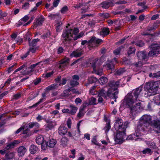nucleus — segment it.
<instances>
[{"mask_svg":"<svg viewBox=\"0 0 160 160\" xmlns=\"http://www.w3.org/2000/svg\"><path fill=\"white\" fill-rule=\"evenodd\" d=\"M78 32V29L76 28H74L73 30L67 29L64 30L62 35V39L65 41L71 40H76L83 35V33H80L79 35H77Z\"/></svg>","mask_w":160,"mask_h":160,"instance_id":"obj_4","label":"nucleus"},{"mask_svg":"<svg viewBox=\"0 0 160 160\" xmlns=\"http://www.w3.org/2000/svg\"><path fill=\"white\" fill-rule=\"evenodd\" d=\"M152 120V118L150 116L147 115H144L142 116L140 118V121H142L145 122H148L150 124Z\"/></svg>","mask_w":160,"mask_h":160,"instance_id":"obj_17","label":"nucleus"},{"mask_svg":"<svg viewBox=\"0 0 160 160\" xmlns=\"http://www.w3.org/2000/svg\"><path fill=\"white\" fill-rule=\"evenodd\" d=\"M149 48L151 50L150 51L147 55V52L144 51H139L137 53V57L139 60L145 62L147 61L149 57H153L156 56L159 52V46L157 44H152Z\"/></svg>","mask_w":160,"mask_h":160,"instance_id":"obj_2","label":"nucleus"},{"mask_svg":"<svg viewBox=\"0 0 160 160\" xmlns=\"http://www.w3.org/2000/svg\"><path fill=\"white\" fill-rule=\"evenodd\" d=\"M109 30L108 28H104L100 32V34L101 35L104 36L108 34L109 33Z\"/></svg>","mask_w":160,"mask_h":160,"instance_id":"obj_36","label":"nucleus"},{"mask_svg":"<svg viewBox=\"0 0 160 160\" xmlns=\"http://www.w3.org/2000/svg\"><path fill=\"white\" fill-rule=\"evenodd\" d=\"M48 17L50 18L51 19L54 20L56 18H59V14H50V15H48Z\"/></svg>","mask_w":160,"mask_h":160,"instance_id":"obj_48","label":"nucleus"},{"mask_svg":"<svg viewBox=\"0 0 160 160\" xmlns=\"http://www.w3.org/2000/svg\"><path fill=\"white\" fill-rule=\"evenodd\" d=\"M29 19V17L27 15H26L22 19L19 21V26L23 24V22H26Z\"/></svg>","mask_w":160,"mask_h":160,"instance_id":"obj_37","label":"nucleus"},{"mask_svg":"<svg viewBox=\"0 0 160 160\" xmlns=\"http://www.w3.org/2000/svg\"><path fill=\"white\" fill-rule=\"evenodd\" d=\"M142 65V64L141 62H136L133 64V66L136 68H139L141 67Z\"/></svg>","mask_w":160,"mask_h":160,"instance_id":"obj_64","label":"nucleus"},{"mask_svg":"<svg viewBox=\"0 0 160 160\" xmlns=\"http://www.w3.org/2000/svg\"><path fill=\"white\" fill-rule=\"evenodd\" d=\"M36 47H30L29 50L28 51V52H29V53L30 52H31L32 53H34L36 52Z\"/></svg>","mask_w":160,"mask_h":160,"instance_id":"obj_60","label":"nucleus"},{"mask_svg":"<svg viewBox=\"0 0 160 160\" xmlns=\"http://www.w3.org/2000/svg\"><path fill=\"white\" fill-rule=\"evenodd\" d=\"M89 105L96 104L97 103V99L96 98H92L89 100Z\"/></svg>","mask_w":160,"mask_h":160,"instance_id":"obj_49","label":"nucleus"},{"mask_svg":"<svg viewBox=\"0 0 160 160\" xmlns=\"http://www.w3.org/2000/svg\"><path fill=\"white\" fill-rule=\"evenodd\" d=\"M160 85L159 81H151L146 83L145 87L148 91L147 94L149 96L154 95L157 93Z\"/></svg>","mask_w":160,"mask_h":160,"instance_id":"obj_5","label":"nucleus"},{"mask_svg":"<svg viewBox=\"0 0 160 160\" xmlns=\"http://www.w3.org/2000/svg\"><path fill=\"white\" fill-rule=\"evenodd\" d=\"M83 51L81 48H78L73 51L70 54L71 57H78L81 56L83 53Z\"/></svg>","mask_w":160,"mask_h":160,"instance_id":"obj_12","label":"nucleus"},{"mask_svg":"<svg viewBox=\"0 0 160 160\" xmlns=\"http://www.w3.org/2000/svg\"><path fill=\"white\" fill-rule=\"evenodd\" d=\"M58 132L60 135L63 136L68 132V128L66 127L61 126L58 128Z\"/></svg>","mask_w":160,"mask_h":160,"instance_id":"obj_16","label":"nucleus"},{"mask_svg":"<svg viewBox=\"0 0 160 160\" xmlns=\"http://www.w3.org/2000/svg\"><path fill=\"white\" fill-rule=\"evenodd\" d=\"M68 141V139L66 137H62L61 140V142L62 144L63 145H66Z\"/></svg>","mask_w":160,"mask_h":160,"instance_id":"obj_52","label":"nucleus"},{"mask_svg":"<svg viewBox=\"0 0 160 160\" xmlns=\"http://www.w3.org/2000/svg\"><path fill=\"white\" fill-rule=\"evenodd\" d=\"M39 39H33L31 42H29V45L30 47H36L37 43L39 41Z\"/></svg>","mask_w":160,"mask_h":160,"instance_id":"obj_28","label":"nucleus"},{"mask_svg":"<svg viewBox=\"0 0 160 160\" xmlns=\"http://www.w3.org/2000/svg\"><path fill=\"white\" fill-rule=\"evenodd\" d=\"M142 87L141 86L133 90L131 92L129 93L126 95L122 103L123 105L130 108L131 112H138L140 109V102L136 103L133 106L134 103L140 101L139 98L142 91Z\"/></svg>","mask_w":160,"mask_h":160,"instance_id":"obj_1","label":"nucleus"},{"mask_svg":"<svg viewBox=\"0 0 160 160\" xmlns=\"http://www.w3.org/2000/svg\"><path fill=\"white\" fill-rule=\"evenodd\" d=\"M114 0H110L109 1H104L101 3L102 7L104 8H108L110 6L113 5Z\"/></svg>","mask_w":160,"mask_h":160,"instance_id":"obj_15","label":"nucleus"},{"mask_svg":"<svg viewBox=\"0 0 160 160\" xmlns=\"http://www.w3.org/2000/svg\"><path fill=\"white\" fill-rule=\"evenodd\" d=\"M98 81L100 84L103 85L108 82V79L106 77H102L99 78Z\"/></svg>","mask_w":160,"mask_h":160,"instance_id":"obj_29","label":"nucleus"},{"mask_svg":"<svg viewBox=\"0 0 160 160\" xmlns=\"http://www.w3.org/2000/svg\"><path fill=\"white\" fill-rule=\"evenodd\" d=\"M152 125L155 132L157 133L160 132V120H154L152 123Z\"/></svg>","mask_w":160,"mask_h":160,"instance_id":"obj_13","label":"nucleus"},{"mask_svg":"<svg viewBox=\"0 0 160 160\" xmlns=\"http://www.w3.org/2000/svg\"><path fill=\"white\" fill-rule=\"evenodd\" d=\"M34 69L31 68L30 67H28L27 69L24 71L23 72H22V74L23 75H27L30 74L32 72H33Z\"/></svg>","mask_w":160,"mask_h":160,"instance_id":"obj_32","label":"nucleus"},{"mask_svg":"<svg viewBox=\"0 0 160 160\" xmlns=\"http://www.w3.org/2000/svg\"><path fill=\"white\" fill-rule=\"evenodd\" d=\"M105 88H102L100 90L98 93V96H102L104 98H106L108 96V91H106L105 89Z\"/></svg>","mask_w":160,"mask_h":160,"instance_id":"obj_22","label":"nucleus"},{"mask_svg":"<svg viewBox=\"0 0 160 160\" xmlns=\"http://www.w3.org/2000/svg\"><path fill=\"white\" fill-rule=\"evenodd\" d=\"M128 124V122L123 123V121L121 118H118L115 120L114 128L117 132L115 139L116 142H118V140H121L123 139Z\"/></svg>","mask_w":160,"mask_h":160,"instance_id":"obj_3","label":"nucleus"},{"mask_svg":"<svg viewBox=\"0 0 160 160\" xmlns=\"http://www.w3.org/2000/svg\"><path fill=\"white\" fill-rule=\"evenodd\" d=\"M27 151L26 148L23 146H20L19 147L18 152V155L20 156H22L24 155Z\"/></svg>","mask_w":160,"mask_h":160,"instance_id":"obj_19","label":"nucleus"},{"mask_svg":"<svg viewBox=\"0 0 160 160\" xmlns=\"http://www.w3.org/2000/svg\"><path fill=\"white\" fill-rule=\"evenodd\" d=\"M80 125V122H79L77 125L78 129L77 132H76V130H73L72 132H68V136L75 140H77L80 135V131L79 129Z\"/></svg>","mask_w":160,"mask_h":160,"instance_id":"obj_7","label":"nucleus"},{"mask_svg":"<svg viewBox=\"0 0 160 160\" xmlns=\"http://www.w3.org/2000/svg\"><path fill=\"white\" fill-rule=\"evenodd\" d=\"M28 127L30 128H32L34 127L38 128L40 126L39 124L37 122H30L28 123Z\"/></svg>","mask_w":160,"mask_h":160,"instance_id":"obj_30","label":"nucleus"},{"mask_svg":"<svg viewBox=\"0 0 160 160\" xmlns=\"http://www.w3.org/2000/svg\"><path fill=\"white\" fill-rule=\"evenodd\" d=\"M86 107V105H83L80 108L79 112L77 114V117L79 118L82 117L84 116L85 112H84L85 109Z\"/></svg>","mask_w":160,"mask_h":160,"instance_id":"obj_20","label":"nucleus"},{"mask_svg":"<svg viewBox=\"0 0 160 160\" xmlns=\"http://www.w3.org/2000/svg\"><path fill=\"white\" fill-rule=\"evenodd\" d=\"M69 91L68 90H64L63 93L61 94V96L62 97H66L68 96V94Z\"/></svg>","mask_w":160,"mask_h":160,"instance_id":"obj_62","label":"nucleus"},{"mask_svg":"<svg viewBox=\"0 0 160 160\" xmlns=\"http://www.w3.org/2000/svg\"><path fill=\"white\" fill-rule=\"evenodd\" d=\"M135 44L139 47H142L144 45L143 42L142 41H138L135 42Z\"/></svg>","mask_w":160,"mask_h":160,"instance_id":"obj_54","label":"nucleus"},{"mask_svg":"<svg viewBox=\"0 0 160 160\" xmlns=\"http://www.w3.org/2000/svg\"><path fill=\"white\" fill-rule=\"evenodd\" d=\"M50 32L49 31H48V32L42 35L41 36V37L43 39H45L48 37H49L50 36Z\"/></svg>","mask_w":160,"mask_h":160,"instance_id":"obj_51","label":"nucleus"},{"mask_svg":"<svg viewBox=\"0 0 160 160\" xmlns=\"http://www.w3.org/2000/svg\"><path fill=\"white\" fill-rule=\"evenodd\" d=\"M68 10V7L66 6H65L61 9L60 12L61 13L64 14L67 12Z\"/></svg>","mask_w":160,"mask_h":160,"instance_id":"obj_55","label":"nucleus"},{"mask_svg":"<svg viewBox=\"0 0 160 160\" xmlns=\"http://www.w3.org/2000/svg\"><path fill=\"white\" fill-rule=\"evenodd\" d=\"M79 84V83L77 81L74 80H72L70 81V85L72 87L78 85Z\"/></svg>","mask_w":160,"mask_h":160,"instance_id":"obj_47","label":"nucleus"},{"mask_svg":"<svg viewBox=\"0 0 160 160\" xmlns=\"http://www.w3.org/2000/svg\"><path fill=\"white\" fill-rule=\"evenodd\" d=\"M82 102V100L79 98H77L75 100V103L77 105H78L79 104H81Z\"/></svg>","mask_w":160,"mask_h":160,"instance_id":"obj_63","label":"nucleus"},{"mask_svg":"<svg viewBox=\"0 0 160 160\" xmlns=\"http://www.w3.org/2000/svg\"><path fill=\"white\" fill-rule=\"evenodd\" d=\"M125 72V71L124 69L120 68L117 70V71L116 72V73L118 75H120L122 74Z\"/></svg>","mask_w":160,"mask_h":160,"instance_id":"obj_57","label":"nucleus"},{"mask_svg":"<svg viewBox=\"0 0 160 160\" xmlns=\"http://www.w3.org/2000/svg\"><path fill=\"white\" fill-rule=\"evenodd\" d=\"M117 62V59L116 58H114L112 61L110 63L107 64L108 68L109 69H114V63Z\"/></svg>","mask_w":160,"mask_h":160,"instance_id":"obj_23","label":"nucleus"},{"mask_svg":"<svg viewBox=\"0 0 160 160\" xmlns=\"http://www.w3.org/2000/svg\"><path fill=\"white\" fill-rule=\"evenodd\" d=\"M98 79L95 77L91 76L88 78V81L89 83H92L96 82Z\"/></svg>","mask_w":160,"mask_h":160,"instance_id":"obj_41","label":"nucleus"},{"mask_svg":"<svg viewBox=\"0 0 160 160\" xmlns=\"http://www.w3.org/2000/svg\"><path fill=\"white\" fill-rule=\"evenodd\" d=\"M44 139L42 135L38 136L36 139V142L39 145L41 144L42 145V143L45 142L44 141Z\"/></svg>","mask_w":160,"mask_h":160,"instance_id":"obj_25","label":"nucleus"},{"mask_svg":"<svg viewBox=\"0 0 160 160\" xmlns=\"http://www.w3.org/2000/svg\"><path fill=\"white\" fill-rule=\"evenodd\" d=\"M142 153L144 154H145L146 153H152V152L151 149L149 148H146L142 151Z\"/></svg>","mask_w":160,"mask_h":160,"instance_id":"obj_58","label":"nucleus"},{"mask_svg":"<svg viewBox=\"0 0 160 160\" xmlns=\"http://www.w3.org/2000/svg\"><path fill=\"white\" fill-rule=\"evenodd\" d=\"M118 90H114L108 88V96L113 99L115 102L117 101L118 98Z\"/></svg>","mask_w":160,"mask_h":160,"instance_id":"obj_8","label":"nucleus"},{"mask_svg":"<svg viewBox=\"0 0 160 160\" xmlns=\"http://www.w3.org/2000/svg\"><path fill=\"white\" fill-rule=\"evenodd\" d=\"M98 61V58H95L92 62L91 64L93 68V70H95V68L98 67V65L97 63Z\"/></svg>","mask_w":160,"mask_h":160,"instance_id":"obj_33","label":"nucleus"},{"mask_svg":"<svg viewBox=\"0 0 160 160\" xmlns=\"http://www.w3.org/2000/svg\"><path fill=\"white\" fill-rule=\"evenodd\" d=\"M70 107L71 108L70 113L72 115L74 114L77 110V108L73 105H70Z\"/></svg>","mask_w":160,"mask_h":160,"instance_id":"obj_34","label":"nucleus"},{"mask_svg":"<svg viewBox=\"0 0 160 160\" xmlns=\"http://www.w3.org/2000/svg\"><path fill=\"white\" fill-rule=\"evenodd\" d=\"M38 147L34 145H31L30 147V151L31 154H34L38 151Z\"/></svg>","mask_w":160,"mask_h":160,"instance_id":"obj_27","label":"nucleus"},{"mask_svg":"<svg viewBox=\"0 0 160 160\" xmlns=\"http://www.w3.org/2000/svg\"><path fill=\"white\" fill-rule=\"evenodd\" d=\"M96 86H94L92 87L89 90L90 93L92 95L96 94L98 93V91L96 89Z\"/></svg>","mask_w":160,"mask_h":160,"instance_id":"obj_31","label":"nucleus"},{"mask_svg":"<svg viewBox=\"0 0 160 160\" xmlns=\"http://www.w3.org/2000/svg\"><path fill=\"white\" fill-rule=\"evenodd\" d=\"M89 42L90 43L93 42L97 44H100L102 42V40L99 39L95 37H92L91 39L89 40Z\"/></svg>","mask_w":160,"mask_h":160,"instance_id":"obj_26","label":"nucleus"},{"mask_svg":"<svg viewBox=\"0 0 160 160\" xmlns=\"http://www.w3.org/2000/svg\"><path fill=\"white\" fill-rule=\"evenodd\" d=\"M45 99L44 98H41L40 99L39 101H38L36 103L34 104L33 105H32V106L29 107V108L30 109L32 108L35 107H37L38 105H39L41 103H42L43 102H44L45 101Z\"/></svg>","mask_w":160,"mask_h":160,"instance_id":"obj_38","label":"nucleus"},{"mask_svg":"<svg viewBox=\"0 0 160 160\" xmlns=\"http://www.w3.org/2000/svg\"><path fill=\"white\" fill-rule=\"evenodd\" d=\"M58 84L56 83L52 84L46 88V91L54 90L58 88Z\"/></svg>","mask_w":160,"mask_h":160,"instance_id":"obj_24","label":"nucleus"},{"mask_svg":"<svg viewBox=\"0 0 160 160\" xmlns=\"http://www.w3.org/2000/svg\"><path fill=\"white\" fill-rule=\"evenodd\" d=\"M97 68H96L95 70H94L95 73L98 75L101 76L102 75L103 70L102 69H100L97 70Z\"/></svg>","mask_w":160,"mask_h":160,"instance_id":"obj_53","label":"nucleus"},{"mask_svg":"<svg viewBox=\"0 0 160 160\" xmlns=\"http://www.w3.org/2000/svg\"><path fill=\"white\" fill-rule=\"evenodd\" d=\"M67 81V80L65 78H62V80H61V81L60 82H59V85H58V86H60L65 85Z\"/></svg>","mask_w":160,"mask_h":160,"instance_id":"obj_56","label":"nucleus"},{"mask_svg":"<svg viewBox=\"0 0 160 160\" xmlns=\"http://www.w3.org/2000/svg\"><path fill=\"white\" fill-rule=\"evenodd\" d=\"M147 144L150 148L154 149L156 148V145L154 142L148 141L147 142Z\"/></svg>","mask_w":160,"mask_h":160,"instance_id":"obj_44","label":"nucleus"},{"mask_svg":"<svg viewBox=\"0 0 160 160\" xmlns=\"http://www.w3.org/2000/svg\"><path fill=\"white\" fill-rule=\"evenodd\" d=\"M150 124L148 122H144L142 121H139L138 124L137 125L138 129L139 131L142 130L144 131L148 128Z\"/></svg>","mask_w":160,"mask_h":160,"instance_id":"obj_11","label":"nucleus"},{"mask_svg":"<svg viewBox=\"0 0 160 160\" xmlns=\"http://www.w3.org/2000/svg\"><path fill=\"white\" fill-rule=\"evenodd\" d=\"M20 142L19 140H14L13 141L7 145L6 147V149H9L10 148H13L16 145L19 143Z\"/></svg>","mask_w":160,"mask_h":160,"instance_id":"obj_21","label":"nucleus"},{"mask_svg":"<svg viewBox=\"0 0 160 160\" xmlns=\"http://www.w3.org/2000/svg\"><path fill=\"white\" fill-rule=\"evenodd\" d=\"M69 59L68 58H65L62 59L60 62V67L64 68L66 67L69 62Z\"/></svg>","mask_w":160,"mask_h":160,"instance_id":"obj_18","label":"nucleus"},{"mask_svg":"<svg viewBox=\"0 0 160 160\" xmlns=\"http://www.w3.org/2000/svg\"><path fill=\"white\" fill-rule=\"evenodd\" d=\"M123 48V47L122 46H121L115 49L113 51V53L116 55H119L120 54L121 50Z\"/></svg>","mask_w":160,"mask_h":160,"instance_id":"obj_40","label":"nucleus"},{"mask_svg":"<svg viewBox=\"0 0 160 160\" xmlns=\"http://www.w3.org/2000/svg\"><path fill=\"white\" fill-rule=\"evenodd\" d=\"M44 20L45 18L42 17L36 19L34 23V26L36 27L38 26H42Z\"/></svg>","mask_w":160,"mask_h":160,"instance_id":"obj_14","label":"nucleus"},{"mask_svg":"<svg viewBox=\"0 0 160 160\" xmlns=\"http://www.w3.org/2000/svg\"><path fill=\"white\" fill-rule=\"evenodd\" d=\"M110 128L111 126L110 125V121H109L106 124L105 127L104 128V129L105 130L106 133H107L108 131Z\"/></svg>","mask_w":160,"mask_h":160,"instance_id":"obj_50","label":"nucleus"},{"mask_svg":"<svg viewBox=\"0 0 160 160\" xmlns=\"http://www.w3.org/2000/svg\"><path fill=\"white\" fill-rule=\"evenodd\" d=\"M98 15L102 19L107 18L110 16L109 14L107 13H99Z\"/></svg>","mask_w":160,"mask_h":160,"instance_id":"obj_43","label":"nucleus"},{"mask_svg":"<svg viewBox=\"0 0 160 160\" xmlns=\"http://www.w3.org/2000/svg\"><path fill=\"white\" fill-rule=\"evenodd\" d=\"M135 51V49L134 48L130 47L128 51V55L129 56L132 54L134 53Z\"/></svg>","mask_w":160,"mask_h":160,"instance_id":"obj_45","label":"nucleus"},{"mask_svg":"<svg viewBox=\"0 0 160 160\" xmlns=\"http://www.w3.org/2000/svg\"><path fill=\"white\" fill-rule=\"evenodd\" d=\"M6 158L8 159H11L14 157V154L13 152H8L5 155Z\"/></svg>","mask_w":160,"mask_h":160,"instance_id":"obj_42","label":"nucleus"},{"mask_svg":"<svg viewBox=\"0 0 160 160\" xmlns=\"http://www.w3.org/2000/svg\"><path fill=\"white\" fill-rule=\"evenodd\" d=\"M36 119L38 122H40L42 120H44L45 121V119H46V118H43L42 116L40 114H38L36 117Z\"/></svg>","mask_w":160,"mask_h":160,"instance_id":"obj_59","label":"nucleus"},{"mask_svg":"<svg viewBox=\"0 0 160 160\" xmlns=\"http://www.w3.org/2000/svg\"><path fill=\"white\" fill-rule=\"evenodd\" d=\"M57 142L56 139L50 138L48 141H45L41 146L42 150L45 151L48 150L49 148H53L56 144Z\"/></svg>","mask_w":160,"mask_h":160,"instance_id":"obj_6","label":"nucleus"},{"mask_svg":"<svg viewBox=\"0 0 160 160\" xmlns=\"http://www.w3.org/2000/svg\"><path fill=\"white\" fill-rule=\"evenodd\" d=\"M71 120L70 118H68L67 121V125L68 128H71Z\"/></svg>","mask_w":160,"mask_h":160,"instance_id":"obj_61","label":"nucleus"},{"mask_svg":"<svg viewBox=\"0 0 160 160\" xmlns=\"http://www.w3.org/2000/svg\"><path fill=\"white\" fill-rule=\"evenodd\" d=\"M45 122L47 123L44 126L46 131L52 130L57 125V122L55 120L52 121L49 119H45Z\"/></svg>","mask_w":160,"mask_h":160,"instance_id":"obj_9","label":"nucleus"},{"mask_svg":"<svg viewBox=\"0 0 160 160\" xmlns=\"http://www.w3.org/2000/svg\"><path fill=\"white\" fill-rule=\"evenodd\" d=\"M62 24V22L61 21H58L56 25V29L57 32H59L60 29L61 27Z\"/></svg>","mask_w":160,"mask_h":160,"instance_id":"obj_46","label":"nucleus"},{"mask_svg":"<svg viewBox=\"0 0 160 160\" xmlns=\"http://www.w3.org/2000/svg\"><path fill=\"white\" fill-rule=\"evenodd\" d=\"M127 140H135V141H138L140 139V138H136L135 135L133 134H131L129 135L126 138Z\"/></svg>","mask_w":160,"mask_h":160,"instance_id":"obj_35","label":"nucleus"},{"mask_svg":"<svg viewBox=\"0 0 160 160\" xmlns=\"http://www.w3.org/2000/svg\"><path fill=\"white\" fill-rule=\"evenodd\" d=\"M121 79L118 80L116 81L113 80L111 81L108 83V85L109 88L111 89L114 90H118L117 88L119 87L120 84L121 83Z\"/></svg>","mask_w":160,"mask_h":160,"instance_id":"obj_10","label":"nucleus"},{"mask_svg":"<svg viewBox=\"0 0 160 160\" xmlns=\"http://www.w3.org/2000/svg\"><path fill=\"white\" fill-rule=\"evenodd\" d=\"M38 94L39 92H38L35 93H33L28 97L27 100L28 101H29L33 99L36 97H37L38 95Z\"/></svg>","mask_w":160,"mask_h":160,"instance_id":"obj_39","label":"nucleus"}]
</instances>
